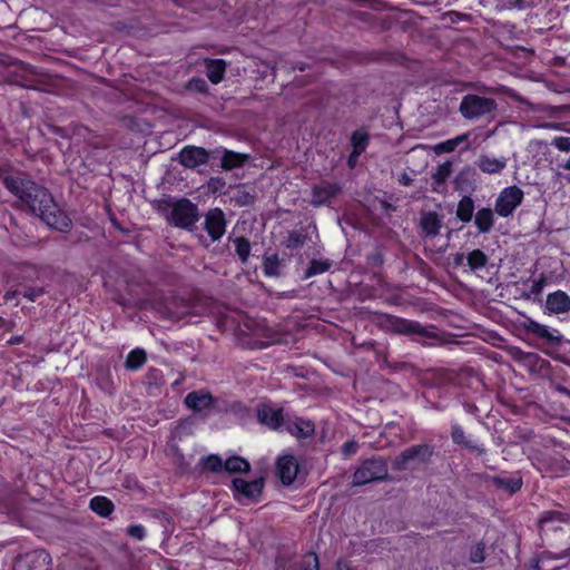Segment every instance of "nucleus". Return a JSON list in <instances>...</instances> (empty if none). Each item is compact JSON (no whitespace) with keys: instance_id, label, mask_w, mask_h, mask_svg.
Here are the masks:
<instances>
[{"instance_id":"nucleus-60","label":"nucleus","mask_w":570,"mask_h":570,"mask_svg":"<svg viewBox=\"0 0 570 570\" xmlns=\"http://www.w3.org/2000/svg\"><path fill=\"white\" fill-rule=\"evenodd\" d=\"M17 294H18V292H17V291L8 292V293H6V295H4V299H6V301H10V299H12Z\"/></svg>"},{"instance_id":"nucleus-64","label":"nucleus","mask_w":570,"mask_h":570,"mask_svg":"<svg viewBox=\"0 0 570 570\" xmlns=\"http://www.w3.org/2000/svg\"><path fill=\"white\" fill-rule=\"evenodd\" d=\"M566 180H567L568 183H570V177H566Z\"/></svg>"},{"instance_id":"nucleus-16","label":"nucleus","mask_w":570,"mask_h":570,"mask_svg":"<svg viewBox=\"0 0 570 570\" xmlns=\"http://www.w3.org/2000/svg\"><path fill=\"white\" fill-rule=\"evenodd\" d=\"M257 417L262 424L277 430L283 423V411L281 409L261 405L257 409Z\"/></svg>"},{"instance_id":"nucleus-18","label":"nucleus","mask_w":570,"mask_h":570,"mask_svg":"<svg viewBox=\"0 0 570 570\" xmlns=\"http://www.w3.org/2000/svg\"><path fill=\"white\" fill-rule=\"evenodd\" d=\"M476 166L480 170L487 174H498L502 171L507 166V158L500 157H489L487 155H481L476 160Z\"/></svg>"},{"instance_id":"nucleus-43","label":"nucleus","mask_w":570,"mask_h":570,"mask_svg":"<svg viewBox=\"0 0 570 570\" xmlns=\"http://www.w3.org/2000/svg\"><path fill=\"white\" fill-rule=\"evenodd\" d=\"M358 450V443L355 440H350L342 445V454L345 459H348L356 454Z\"/></svg>"},{"instance_id":"nucleus-9","label":"nucleus","mask_w":570,"mask_h":570,"mask_svg":"<svg viewBox=\"0 0 570 570\" xmlns=\"http://www.w3.org/2000/svg\"><path fill=\"white\" fill-rule=\"evenodd\" d=\"M385 325L389 330L397 334L430 336L429 331L415 321L385 315Z\"/></svg>"},{"instance_id":"nucleus-55","label":"nucleus","mask_w":570,"mask_h":570,"mask_svg":"<svg viewBox=\"0 0 570 570\" xmlns=\"http://www.w3.org/2000/svg\"><path fill=\"white\" fill-rule=\"evenodd\" d=\"M464 175H465V173H464V171H462V173H460V174L455 177L454 183H455V188H456V189H462V187H461V181L463 180Z\"/></svg>"},{"instance_id":"nucleus-46","label":"nucleus","mask_w":570,"mask_h":570,"mask_svg":"<svg viewBox=\"0 0 570 570\" xmlns=\"http://www.w3.org/2000/svg\"><path fill=\"white\" fill-rule=\"evenodd\" d=\"M470 560L473 563H480L484 560V544L483 543H478L471 550Z\"/></svg>"},{"instance_id":"nucleus-19","label":"nucleus","mask_w":570,"mask_h":570,"mask_svg":"<svg viewBox=\"0 0 570 570\" xmlns=\"http://www.w3.org/2000/svg\"><path fill=\"white\" fill-rule=\"evenodd\" d=\"M442 222L434 212L424 213L420 219V228L425 236L434 237L440 233Z\"/></svg>"},{"instance_id":"nucleus-12","label":"nucleus","mask_w":570,"mask_h":570,"mask_svg":"<svg viewBox=\"0 0 570 570\" xmlns=\"http://www.w3.org/2000/svg\"><path fill=\"white\" fill-rule=\"evenodd\" d=\"M298 461L292 454H284L276 461V473L284 485H291L298 472Z\"/></svg>"},{"instance_id":"nucleus-63","label":"nucleus","mask_w":570,"mask_h":570,"mask_svg":"<svg viewBox=\"0 0 570 570\" xmlns=\"http://www.w3.org/2000/svg\"><path fill=\"white\" fill-rule=\"evenodd\" d=\"M338 570H351L348 566L345 567V569L340 568Z\"/></svg>"},{"instance_id":"nucleus-17","label":"nucleus","mask_w":570,"mask_h":570,"mask_svg":"<svg viewBox=\"0 0 570 570\" xmlns=\"http://www.w3.org/2000/svg\"><path fill=\"white\" fill-rule=\"evenodd\" d=\"M213 403L214 399L209 393L194 391L188 393L185 397V404L187 407L197 412L210 407Z\"/></svg>"},{"instance_id":"nucleus-11","label":"nucleus","mask_w":570,"mask_h":570,"mask_svg":"<svg viewBox=\"0 0 570 570\" xmlns=\"http://www.w3.org/2000/svg\"><path fill=\"white\" fill-rule=\"evenodd\" d=\"M205 229L213 242L223 237L226 229V219L220 208H212L205 215Z\"/></svg>"},{"instance_id":"nucleus-32","label":"nucleus","mask_w":570,"mask_h":570,"mask_svg":"<svg viewBox=\"0 0 570 570\" xmlns=\"http://www.w3.org/2000/svg\"><path fill=\"white\" fill-rule=\"evenodd\" d=\"M146 352L141 348H136L128 354L125 366L128 370H138L146 363Z\"/></svg>"},{"instance_id":"nucleus-37","label":"nucleus","mask_w":570,"mask_h":570,"mask_svg":"<svg viewBox=\"0 0 570 570\" xmlns=\"http://www.w3.org/2000/svg\"><path fill=\"white\" fill-rule=\"evenodd\" d=\"M305 240H306V236L303 233L293 230L289 233V235L285 242V245L288 249H297V248H301L305 244Z\"/></svg>"},{"instance_id":"nucleus-6","label":"nucleus","mask_w":570,"mask_h":570,"mask_svg":"<svg viewBox=\"0 0 570 570\" xmlns=\"http://www.w3.org/2000/svg\"><path fill=\"white\" fill-rule=\"evenodd\" d=\"M51 557L46 550H35L20 556L14 570H50Z\"/></svg>"},{"instance_id":"nucleus-50","label":"nucleus","mask_w":570,"mask_h":570,"mask_svg":"<svg viewBox=\"0 0 570 570\" xmlns=\"http://www.w3.org/2000/svg\"><path fill=\"white\" fill-rule=\"evenodd\" d=\"M455 148H456L455 142H453L451 139H449L444 142H441L436 146V150L443 151V153H452L455 150Z\"/></svg>"},{"instance_id":"nucleus-5","label":"nucleus","mask_w":570,"mask_h":570,"mask_svg":"<svg viewBox=\"0 0 570 570\" xmlns=\"http://www.w3.org/2000/svg\"><path fill=\"white\" fill-rule=\"evenodd\" d=\"M523 191L518 186L504 188L495 200V213L501 217L510 216L523 200Z\"/></svg>"},{"instance_id":"nucleus-10","label":"nucleus","mask_w":570,"mask_h":570,"mask_svg":"<svg viewBox=\"0 0 570 570\" xmlns=\"http://www.w3.org/2000/svg\"><path fill=\"white\" fill-rule=\"evenodd\" d=\"M341 190L342 187L337 183L322 181L312 188L311 204L314 207L326 205L334 199Z\"/></svg>"},{"instance_id":"nucleus-54","label":"nucleus","mask_w":570,"mask_h":570,"mask_svg":"<svg viewBox=\"0 0 570 570\" xmlns=\"http://www.w3.org/2000/svg\"><path fill=\"white\" fill-rule=\"evenodd\" d=\"M478 90L481 94H497L498 92V90L495 88H489V87H485V86L478 87Z\"/></svg>"},{"instance_id":"nucleus-34","label":"nucleus","mask_w":570,"mask_h":570,"mask_svg":"<svg viewBox=\"0 0 570 570\" xmlns=\"http://www.w3.org/2000/svg\"><path fill=\"white\" fill-rule=\"evenodd\" d=\"M263 272L266 276L281 275V261L276 254L264 257Z\"/></svg>"},{"instance_id":"nucleus-40","label":"nucleus","mask_w":570,"mask_h":570,"mask_svg":"<svg viewBox=\"0 0 570 570\" xmlns=\"http://www.w3.org/2000/svg\"><path fill=\"white\" fill-rule=\"evenodd\" d=\"M186 89L195 92H206L208 86L203 78L194 77L187 82Z\"/></svg>"},{"instance_id":"nucleus-48","label":"nucleus","mask_w":570,"mask_h":570,"mask_svg":"<svg viewBox=\"0 0 570 570\" xmlns=\"http://www.w3.org/2000/svg\"><path fill=\"white\" fill-rule=\"evenodd\" d=\"M535 128L541 129H552V130H562L570 132L569 128H564L563 124L561 122H542L534 126Z\"/></svg>"},{"instance_id":"nucleus-44","label":"nucleus","mask_w":570,"mask_h":570,"mask_svg":"<svg viewBox=\"0 0 570 570\" xmlns=\"http://www.w3.org/2000/svg\"><path fill=\"white\" fill-rule=\"evenodd\" d=\"M127 534L136 540H144L146 537V530L141 524H132L128 527Z\"/></svg>"},{"instance_id":"nucleus-33","label":"nucleus","mask_w":570,"mask_h":570,"mask_svg":"<svg viewBox=\"0 0 570 570\" xmlns=\"http://www.w3.org/2000/svg\"><path fill=\"white\" fill-rule=\"evenodd\" d=\"M332 266L328 259H312L305 271L304 278H309L318 274L327 272Z\"/></svg>"},{"instance_id":"nucleus-8","label":"nucleus","mask_w":570,"mask_h":570,"mask_svg":"<svg viewBox=\"0 0 570 570\" xmlns=\"http://www.w3.org/2000/svg\"><path fill=\"white\" fill-rule=\"evenodd\" d=\"M210 153L203 147L185 146L178 155L179 163L188 169H199L202 166L208 164Z\"/></svg>"},{"instance_id":"nucleus-59","label":"nucleus","mask_w":570,"mask_h":570,"mask_svg":"<svg viewBox=\"0 0 570 570\" xmlns=\"http://www.w3.org/2000/svg\"><path fill=\"white\" fill-rule=\"evenodd\" d=\"M559 167L564 170H570V157L564 163L560 164Z\"/></svg>"},{"instance_id":"nucleus-57","label":"nucleus","mask_w":570,"mask_h":570,"mask_svg":"<svg viewBox=\"0 0 570 570\" xmlns=\"http://www.w3.org/2000/svg\"><path fill=\"white\" fill-rule=\"evenodd\" d=\"M560 108L559 107H544V108H539V110H543V111H549L551 115L557 112Z\"/></svg>"},{"instance_id":"nucleus-42","label":"nucleus","mask_w":570,"mask_h":570,"mask_svg":"<svg viewBox=\"0 0 570 570\" xmlns=\"http://www.w3.org/2000/svg\"><path fill=\"white\" fill-rule=\"evenodd\" d=\"M551 145L556 147L558 150L563 153L570 151V137H554L551 141Z\"/></svg>"},{"instance_id":"nucleus-41","label":"nucleus","mask_w":570,"mask_h":570,"mask_svg":"<svg viewBox=\"0 0 570 570\" xmlns=\"http://www.w3.org/2000/svg\"><path fill=\"white\" fill-rule=\"evenodd\" d=\"M303 570H320L318 557L316 553H307L302 561Z\"/></svg>"},{"instance_id":"nucleus-14","label":"nucleus","mask_w":570,"mask_h":570,"mask_svg":"<svg viewBox=\"0 0 570 570\" xmlns=\"http://www.w3.org/2000/svg\"><path fill=\"white\" fill-rule=\"evenodd\" d=\"M233 490L249 500H257L264 488V480L256 479L253 481H246L240 478H235L232 481Z\"/></svg>"},{"instance_id":"nucleus-51","label":"nucleus","mask_w":570,"mask_h":570,"mask_svg":"<svg viewBox=\"0 0 570 570\" xmlns=\"http://www.w3.org/2000/svg\"><path fill=\"white\" fill-rule=\"evenodd\" d=\"M453 264L456 267H461L464 265V262L466 261V255L464 253H455L452 255Z\"/></svg>"},{"instance_id":"nucleus-29","label":"nucleus","mask_w":570,"mask_h":570,"mask_svg":"<svg viewBox=\"0 0 570 570\" xmlns=\"http://www.w3.org/2000/svg\"><path fill=\"white\" fill-rule=\"evenodd\" d=\"M488 256L481 249H473L466 254V265L470 271L476 272L488 264Z\"/></svg>"},{"instance_id":"nucleus-47","label":"nucleus","mask_w":570,"mask_h":570,"mask_svg":"<svg viewBox=\"0 0 570 570\" xmlns=\"http://www.w3.org/2000/svg\"><path fill=\"white\" fill-rule=\"evenodd\" d=\"M547 285V277L544 274H541L538 279L533 281L530 292L533 295H539L542 293L544 286Z\"/></svg>"},{"instance_id":"nucleus-1","label":"nucleus","mask_w":570,"mask_h":570,"mask_svg":"<svg viewBox=\"0 0 570 570\" xmlns=\"http://www.w3.org/2000/svg\"><path fill=\"white\" fill-rule=\"evenodd\" d=\"M2 183L17 197L21 209L38 216L53 229L59 232L70 229L71 219L58 207L47 188L22 174L6 175Z\"/></svg>"},{"instance_id":"nucleus-45","label":"nucleus","mask_w":570,"mask_h":570,"mask_svg":"<svg viewBox=\"0 0 570 570\" xmlns=\"http://www.w3.org/2000/svg\"><path fill=\"white\" fill-rule=\"evenodd\" d=\"M22 294L30 302H35L38 297H40L45 294V288L30 286V287H27Z\"/></svg>"},{"instance_id":"nucleus-25","label":"nucleus","mask_w":570,"mask_h":570,"mask_svg":"<svg viewBox=\"0 0 570 570\" xmlns=\"http://www.w3.org/2000/svg\"><path fill=\"white\" fill-rule=\"evenodd\" d=\"M368 139V134L365 130H355L352 134L351 142L353 145V153L348 158L350 164L353 157H358L366 149Z\"/></svg>"},{"instance_id":"nucleus-36","label":"nucleus","mask_w":570,"mask_h":570,"mask_svg":"<svg viewBox=\"0 0 570 570\" xmlns=\"http://www.w3.org/2000/svg\"><path fill=\"white\" fill-rule=\"evenodd\" d=\"M534 4V0H499L498 7L503 10H523Z\"/></svg>"},{"instance_id":"nucleus-61","label":"nucleus","mask_w":570,"mask_h":570,"mask_svg":"<svg viewBox=\"0 0 570 570\" xmlns=\"http://www.w3.org/2000/svg\"><path fill=\"white\" fill-rule=\"evenodd\" d=\"M510 97H512V98H513L514 100H517V101H521V102H523V101H524L522 98H520V97H519L518 95H515V94H511V95H510Z\"/></svg>"},{"instance_id":"nucleus-35","label":"nucleus","mask_w":570,"mask_h":570,"mask_svg":"<svg viewBox=\"0 0 570 570\" xmlns=\"http://www.w3.org/2000/svg\"><path fill=\"white\" fill-rule=\"evenodd\" d=\"M233 243L235 245V252L242 263H246L248 261V257L250 255V243L245 237H236L233 239Z\"/></svg>"},{"instance_id":"nucleus-56","label":"nucleus","mask_w":570,"mask_h":570,"mask_svg":"<svg viewBox=\"0 0 570 570\" xmlns=\"http://www.w3.org/2000/svg\"><path fill=\"white\" fill-rule=\"evenodd\" d=\"M400 183L404 186H409L412 183V178L407 174H403L400 178Z\"/></svg>"},{"instance_id":"nucleus-15","label":"nucleus","mask_w":570,"mask_h":570,"mask_svg":"<svg viewBox=\"0 0 570 570\" xmlns=\"http://www.w3.org/2000/svg\"><path fill=\"white\" fill-rule=\"evenodd\" d=\"M523 328L528 333L534 334L535 336L543 338L550 343L559 344L561 342V336L559 335L558 331H551L548 326L540 324L532 318H528L523 323Z\"/></svg>"},{"instance_id":"nucleus-28","label":"nucleus","mask_w":570,"mask_h":570,"mask_svg":"<svg viewBox=\"0 0 570 570\" xmlns=\"http://www.w3.org/2000/svg\"><path fill=\"white\" fill-rule=\"evenodd\" d=\"M492 482L497 488L502 489L510 494L518 492L522 487L521 478L493 476Z\"/></svg>"},{"instance_id":"nucleus-52","label":"nucleus","mask_w":570,"mask_h":570,"mask_svg":"<svg viewBox=\"0 0 570 570\" xmlns=\"http://www.w3.org/2000/svg\"><path fill=\"white\" fill-rule=\"evenodd\" d=\"M551 558L554 559V560L570 558V547L564 549V550H562L558 554L551 556Z\"/></svg>"},{"instance_id":"nucleus-58","label":"nucleus","mask_w":570,"mask_h":570,"mask_svg":"<svg viewBox=\"0 0 570 570\" xmlns=\"http://www.w3.org/2000/svg\"><path fill=\"white\" fill-rule=\"evenodd\" d=\"M168 317H170L173 320H180L181 318V314H179L177 312L169 311L168 312Z\"/></svg>"},{"instance_id":"nucleus-49","label":"nucleus","mask_w":570,"mask_h":570,"mask_svg":"<svg viewBox=\"0 0 570 570\" xmlns=\"http://www.w3.org/2000/svg\"><path fill=\"white\" fill-rule=\"evenodd\" d=\"M236 203L239 205H249L253 203L254 197L245 191H238L237 196L235 197Z\"/></svg>"},{"instance_id":"nucleus-3","label":"nucleus","mask_w":570,"mask_h":570,"mask_svg":"<svg viewBox=\"0 0 570 570\" xmlns=\"http://www.w3.org/2000/svg\"><path fill=\"white\" fill-rule=\"evenodd\" d=\"M389 475L387 463L383 458H371L361 462L353 474L354 487L383 481Z\"/></svg>"},{"instance_id":"nucleus-2","label":"nucleus","mask_w":570,"mask_h":570,"mask_svg":"<svg viewBox=\"0 0 570 570\" xmlns=\"http://www.w3.org/2000/svg\"><path fill=\"white\" fill-rule=\"evenodd\" d=\"M498 111L495 99L479 94H466L462 97L459 112L465 120L478 121L485 119L491 121Z\"/></svg>"},{"instance_id":"nucleus-22","label":"nucleus","mask_w":570,"mask_h":570,"mask_svg":"<svg viewBox=\"0 0 570 570\" xmlns=\"http://www.w3.org/2000/svg\"><path fill=\"white\" fill-rule=\"evenodd\" d=\"M569 519L570 517L568 514H563L559 511H546L541 514L539 519V527L541 531H544L546 529L557 531L560 529L558 525H549L553 524L554 522L563 523L567 522Z\"/></svg>"},{"instance_id":"nucleus-27","label":"nucleus","mask_w":570,"mask_h":570,"mask_svg":"<svg viewBox=\"0 0 570 570\" xmlns=\"http://www.w3.org/2000/svg\"><path fill=\"white\" fill-rule=\"evenodd\" d=\"M452 174V164L450 161L439 165L432 173L433 190L440 191V187Z\"/></svg>"},{"instance_id":"nucleus-23","label":"nucleus","mask_w":570,"mask_h":570,"mask_svg":"<svg viewBox=\"0 0 570 570\" xmlns=\"http://www.w3.org/2000/svg\"><path fill=\"white\" fill-rule=\"evenodd\" d=\"M248 159L247 154H240L233 150L224 149L222 156V168L232 170L242 167Z\"/></svg>"},{"instance_id":"nucleus-31","label":"nucleus","mask_w":570,"mask_h":570,"mask_svg":"<svg viewBox=\"0 0 570 570\" xmlns=\"http://www.w3.org/2000/svg\"><path fill=\"white\" fill-rule=\"evenodd\" d=\"M249 469V462L238 455L230 456L224 462V470L228 473L247 472Z\"/></svg>"},{"instance_id":"nucleus-7","label":"nucleus","mask_w":570,"mask_h":570,"mask_svg":"<svg viewBox=\"0 0 570 570\" xmlns=\"http://www.w3.org/2000/svg\"><path fill=\"white\" fill-rule=\"evenodd\" d=\"M434 448L429 444H417L410 446L401 452L395 460V468L397 470H404L407 463L411 461H417L421 463L428 462L433 455Z\"/></svg>"},{"instance_id":"nucleus-21","label":"nucleus","mask_w":570,"mask_h":570,"mask_svg":"<svg viewBox=\"0 0 570 570\" xmlns=\"http://www.w3.org/2000/svg\"><path fill=\"white\" fill-rule=\"evenodd\" d=\"M286 430L298 439L309 438L314 433V425L309 421L297 419L286 423Z\"/></svg>"},{"instance_id":"nucleus-13","label":"nucleus","mask_w":570,"mask_h":570,"mask_svg":"<svg viewBox=\"0 0 570 570\" xmlns=\"http://www.w3.org/2000/svg\"><path fill=\"white\" fill-rule=\"evenodd\" d=\"M544 308L550 315H560L570 312V296L567 292L558 289L549 293Z\"/></svg>"},{"instance_id":"nucleus-26","label":"nucleus","mask_w":570,"mask_h":570,"mask_svg":"<svg viewBox=\"0 0 570 570\" xmlns=\"http://www.w3.org/2000/svg\"><path fill=\"white\" fill-rule=\"evenodd\" d=\"M90 509L100 517H109L114 511V503L106 497H95L90 500Z\"/></svg>"},{"instance_id":"nucleus-53","label":"nucleus","mask_w":570,"mask_h":570,"mask_svg":"<svg viewBox=\"0 0 570 570\" xmlns=\"http://www.w3.org/2000/svg\"><path fill=\"white\" fill-rule=\"evenodd\" d=\"M469 138V135L468 134H463V135H460L455 138H452L451 140L453 142H455V146L458 147L460 144H462L463 141H466Z\"/></svg>"},{"instance_id":"nucleus-62","label":"nucleus","mask_w":570,"mask_h":570,"mask_svg":"<svg viewBox=\"0 0 570 570\" xmlns=\"http://www.w3.org/2000/svg\"><path fill=\"white\" fill-rule=\"evenodd\" d=\"M20 341H21L20 337H16L12 340V342H20Z\"/></svg>"},{"instance_id":"nucleus-38","label":"nucleus","mask_w":570,"mask_h":570,"mask_svg":"<svg viewBox=\"0 0 570 570\" xmlns=\"http://www.w3.org/2000/svg\"><path fill=\"white\" fill-rule=\"evenodd\" d=\"M451 438L455 444L464 445L473 449L474 446L466 440L463 429L460 425H453L451 430Z\"/></svg>"},{"instance_id":"nucleus-20","label":"nucleus","mask_w":570,"mask_h":570,"mask_svg":"<svg viewBox=\"0 0 570 570\" xmlns=\"http://www.w3.org/2000/svg\"><path fill=\"white\" fill-rule=\"evenodd\" d=\"M206 76L213 83H219L226 72V62L223 59H205Z\"/></svg>"},{"instance_id":"nucleus-4","label":"nucleus","mask_w":570,"mask_h":570,"mask_svg":"<svg viewBox=\"0 0 570 570\" xmlns=\"http://www.w3.org/2000/svg\"><path fill=\"white\" fill-rule=\"evenodd\" d=\"M198 218V208L189 199L183 198L173 205L170 222L176 227L188 229L195 225Z\"/></svg>"},{"instance_id":"nucleus-30","label":"nucleus","mask_w":570,"mask_h":570,"mask_svg":"<svg viewBox=\"0 0 570 570\" xmlns=\"http://www.w3.org/2000/svg\"><path fill=\"white\" fill-rule=\"evenodd\" d=\"M473 199L469 196H464L458 204L456 217L463 223H469L473 217Z\"/></svg>"},{"instance_id":"nucleus-24","label":"nucleus","mask_w":570,"mask_h":570,"mask_svg":"<svg viewBox=\"0 0 570 570\" xmlns=\"http://www.w3.org/2000/svg\"><path fill=\"white\" fill-rule=\"evenodd\" d=\"M474 224L480 233H489L494 224L493 210L488 207L479 209L474 217Z\"/></svg>"},{"instance_id":"nucleus-39","label":"nucleus","mask_w":570,"mask_h":570,"mask_svg":"<svg viewBox=\"0 0 570 570\" xmlns=\"http://www.w3.org/2000/svg\"><path fill=\"white\" fill-rule=\"evenodd\" d=\"M204 466L212 472H220L224 470V462L220 456L212 454L204 460Z\"/></svg>"}]
</instances>
